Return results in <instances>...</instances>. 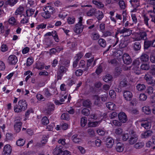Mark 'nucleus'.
I'll list each match as a JSON object with an SVG mask.
<instances>
[{"mask_svg": "<svg viewBox=\"0 0 155 155\" xmlns=\"http://www.w3.org/2000/svg\"><path fill=\"white\" fill-rule=\"evenodd\" d=\"M106 114H104L103 115H101L98 117L97 115L93 114L90 116L91 118L94 120L98 119L99 120L98 121H91L90 120H89V122L88 123V125L90 127H95L99 125V124L101 122L102 120H106Z\"/></svg>", "mask_w": 155, "mask_h": 155, "instance_id": "nucleus-1", "label": "nucleus"}, {"mask_svg": "<svg viewBox=\"0 0 155 155\" xmlns=\"http://www.w3.org/2000/svg\"><path fill=\"white\" fill-rule=\"evenodd\" d=\"M140 64L139 59H137L134 62L132 65V71L137 74H139L141 73V69L139 68Z\"/></svg>", "mask_w": 155, "mask_h": 155, "instance_id": "nucleus-2", "label": "nucleus"}, {"mask_svg": "<svg viewBox=\"0 0 155 155\" xmlns=\"http://www.w3.org/2000/svg\"><path fill=\"white\" fill-rule=\"evenodd\" d=\"M146 36V34L145 32H140V33L136 32L132 34V38L135 41H140L144 39Z\"/></svg>", "mask_w": 155, "mask_h": 155, "instance_id": "nucleus-3", "label": "nucleus"}, {"mask_svg": "<svg viewBox=\"0 0 155 155\" xmlns=\"http://www.w3.org/2000/svg\"><path fill=\"white\" fill-rule=\"evenodd\" d=\"M119 33L120 34H123V35L124 36H127L131 35L132 33V31L131 30L126 28H124L122 29L120 28L118 29L117 32L116 34V37L117 35Z\"/></svg>", "mask_w": 155, "mask_h": 155, "instance_id": "nucleus-4", "label": "nucleus"}, {"mask_svg": "<svg viewBox=\"0 0 155 155\" xmlns=\"http://www.w3.org/2000/svg\"><path fill=\"white\" fill-rule=\"evenodd\" d=\"M64 92H61V94L62 96L60 99V101L58 100L55 101V103L56 105H60L62 104V103L66 99L68 96V93H66L63 95Z\"/></svg>", "mask_w": 155, "mask_h": 155, "instance_id": "nucleus-5", "label": "nucleus"}, {"mask_svg": "<svg viewBox=\"0 0 155 155\" xmlns=\"http://www.w3.org/2000/svg\"><path fill=\"white\" fill-rule=\"evenodd\" d=\"M22 123L20 120H16L14 125V128L15 131L17 133L19 132L21 128Z\"/></svg>", "mask_w": 155, "mask_h": 155, "instance_id": "nucleus-6", "label": "nucleus"}, {"mask_svg": "<svg viewBox=\"0 0 155 155\" xmlns=\"http://www.w3.org/2000/svg\"><path fill=\"white\" fill-rule=\"evenodd\" d=\"M118 119L121 123H125L127 120V116L123 112L120 113L118 115Z\"/></svg>", "mask_w": 155, "mask_h": 155, "instance_id": "nucleus-7", "label": "nucleus"}, {"mask_svg": "<svg viewBox=\"0 0 155 155\" xmlns=\"http://www.w3.org/2000/svg\"><path fill=\"white\" fill-rule=\"evenodd\" d=\"M12 151L11 146L9 144L6 145L4 147L2 155H10Z\"/></svg>", "mask_w": 155, "mask_h": 155, "instance_id": "nucleus-8", "label": "nucleus"}, {"mask_svg": "<svg viewBox=\"0 0 155 155\" xmlns=\"http://www.w3.org/2000/svg\"><path fill=\"white\" fill-rule=\"evenodd\" d=\"M123 60L124 63L126 64H130L132 61L130 56L127 54H124L123 56Z\"/></svg>", "mask_w": 155, "mask_h": 155, "instance_id": "nucleus-9", "label": "nucleus"}, {"mask_svg": "<svg viewBox=\"0 0 155 155\" xmlns=\"http://www.w3.org/2000/svg\"><path fill=\"white\" fill-rule=\"evenodd\" d=\"M145 78L147 83L152 85L155 84V79L153 78L148 74H146L145 77Z\"/></svg>", "mask_w": 155, "mask_h": 155, "instance_id": "nucleus-10", "label": "nucleus"}, {"mask_svg": "<svg viewBox=\"0 0 155 155\" xmlns=\"http://www.w3.org/2000/svg\"><path fill=\"white\" fill-rule=\"evenodd\" d=\"M84 28V25L82 24H77L74 29L75 33L79 34L81 33L83 31Z\"/></svg>", "mask_w": 155, "mask_h": 155, "instance_id": "nucleus-11", "label": "nucleus"}, {"mask_svg": "<svg viewBox=\"0 0 155 155\" xmlns=\"http://www.w3.org/2000/svg\"><path fill=\"white\" fill-rule=\"evenodd\" d=\"M54 104L50 103L47 105L45 110V112L47 114H50L54 110Z\"/></svg>", "mask_w": 155, "mask_h": 155, "instance_id": "nucleus-12", "label": "nucleus"}, {"mask_svg": "<svg viewBox=\"0 0 155 155\" xmlns=\"http://www.w3.org/2000/svg\"><path fill=\"white\" fill-rule=\"evenodd\" d=\"M17 61V58L15 55H10L8 58V62L10 64H15Z\"/></svg>", "mask_w": 155, "mask_h": 155, "instance_id": "nucleus-13", "label": "nucleus"}, {"mask_svg": "<svg viewBox=\"0 0 155 155\" xmlns=\"http://www.w3.org/2000/svg\"><path fill=\"white\" fill-rule=\"evenodd\" d=\"M83 55L81 53H79L77 54L74 58V61L73 63V67L76 68L77 66V64L78 60L82 57Z\"/></svg>", "mask_w": 155, "mask_h": 155, "instance_id": "nucleus-14", "label": "nucleus"}, {"mask_svg": "<svg viewBox=\"0 0 155 155\" xmlns=\"http://www.w3.org/2000/svg\"><path fill=\"white\" fill-rule=\"evenodd\" d=\"M18 107L22 110H25L27 108V104L25 100H21L18 102Z\"/></svg>", "mask_w": 155, "mask_h": 155, "instance_id": "nucleus-15", "label": "nucleus"}, {"mask_svg": "<svg viewBox=\"0 0 155 155\" xmlns=\"http://www.w3.org/2000/svg\"><path fill=\"white\" fill-rule=\"evenodd\" d=\"M114 144V140L111 137H108L106 139V145L107 147L108 148H111Z\"/></svg>", "mask_w": 155, "mask_h": 155, "instance_id": "nucleus-16", "label": "nucleus"}, {"mask_svg": "<svg viewBox=\"0 0 155 155\" xmlns=\"http://www.w3.org/2000/svg\"><path fill=\"white\" fill-rule=\"evenodd\" d=\"M63 151L61 147L57 146L54 150L53 154L54 155H63Z\"/></svg>", "mask_w": 155, "mask_h": 155, "instance_id": "nucleus-17", "label": "nucleus"}, {"mask_svg": "<svg viewBox=\"0 0 155 155\" xmlns=\"http://www.w3.org/2000/svg\"><path fill=\"white\" fill-rule=\"evenodd\" d=\"M123 96L126 100L127 101H130L131 100L133 96V95L131 92L127 91L124 92Z\"/></svg>", "mask_w": 155, "mask_h": 155, "instance_id": "nucleus-18", "label": "nucleus"}, {"mask_svg": "<svg viewBox=\"0 0 155 155\" xmlns=\"http://www.w3.org/2000/svg\"><path fill=\"white\" fill-rule=\"evenodd\" d=\"M67 69L65 67L61 66L60 68L59 71L58 73V79H61L64 74L66 71Z\"/></svg>", "mask_w": 155, "mask_h": 155, "instance_id": "nucleus-19", "label": "nucleus"}, {"mask_svg": "<svg viewBox=\"0 0 155 155\" xmlns=\"http://www.w3.org/2000/svg\"><path fill=\"white\" fill-rule=\"evenodd\" d=\"M80 137V135L76 134L72 137L71 139L74 142L78 143L81 141L82 140Z\"/></svg>", "mask_w": 155, "mask_h": 155, "instance_id": "nucleus-20", "label": "nucleus"}, {"mask_svg": "<svg viewBox=\"0 0 155 155\" xmlns=\"http://www.w3.org/2000/svg\"><path fill=\"white\" fill-rule=\"evenodd\" d=\"M35 10L33 9H27L25 13L23 14V15L25 17H30L34 13Z\"/></svg>", "mask_w": 155, "mask_h": 155, "instance_id": "nucleus-21", "label": "nucleus"}, {"mask_svg": "<svg viewBox=\"0 0 155 155\" xmlns=\"http://www.w3.org/2000/svg\"><path fill=\"white\" fill-rule=\"evenodd\" d=\"M44 11L47 12L51 14L54 12V8L51 6H47L44 8Z\"/></svg>", "mask_w": 155, "mask_h": 155, "instance_id": "nucleus-22", "label": "nucleus"}, {"mask_svg": "<svg viewBox=\"0 0 155 155\" xmlns=\"http://www.w3.org/2000/svg\"><path fill=\"white\" fill-rule=\"evenodd\" d=\"M106 106L110 110H113L116 108L115 104L111 102H109L106 104Z\"/></svg>", "mask_w": 155, "mask_h": 155, "instance_id": "nucleus-23", "label": "nucleus"}, {"mask_svg": "<svg viewBox=\"0 0 155 155\" xmlns=\"http://www.w3.org/2000/svg\"><path fill=\"white\" fill-rule=\"evenodd\" d=\"M152 134V132L150 130H147L143 132L141 134V137L143 138H147L150 136Z\"/></svg>", "mask_w": 155, "mask_h": 155, "instance_id": "nucleus-24", "label": "nucleus"}, {"mask_svg": "<svg viewBox=\"0 0 155 155\" xmlns=\"http://www.w3.org/2000/svg\"><path fill=\"white\" fill-rule=\"evenodd\" d=\"M124 146L123 144L118 143L117 144L116 150L117 152H121L124 150Z\"/></svg>", "mask_w": 155, "mask_h": 155, "instance_id": "nucleus-25", "label": "nucleus"}, {"mask_svg": "<svg viewBox=\"0 0 155 155\" xmlns=\"http://www.w3.org/2000/svg\"><path fill=\"white\" fill-rule=\"evenodd\" d=\"M140 60L142 62H147L149 60V57L146 54H143L140 57Z\"/></svg>", "mask_w": 155, "mask_h": 155, "instance_id": "nucleus-26", "label": "nucleus"}, {"mask_svg": "<svg viewBox=\"0 0 155 155\" xmlns=\"http://www.w3.org/2000/svg\"><path fill=\"white\" fill-rule=\"evenodd\" d=\"M150 67V65L148 63H143L140 66L141 69L144 70H148Z\"/></svg>", "mask_w": 155, "mask_h": 155, "instance_id": "nucleus-27", "label": "nucleus"}, {"mask_svg": "<svg viewBox=\"0 0 155 155\" xmlns=\"http://www.w3.org/2000/svg\"><path fill=\"white\" fill-rule=\"evenodd\" d=\"M137 89L139 91H142L146 88L145 86L143 84H138L136 86Z\"/></svg>", "mask_w": 155, "mask_h": 155, "instance_id": "nucleus-28", "label": "nucleus"}, {"mask_svg": "<svg viewBox=\"0 0 155 155\" xmlns=\"http://www.w3.org/2000/svg\"><path fill=\"white\" fill-rule=\"evenodd\" d=\"M8 22L12 25H15L17 24V21L14 17H11L9 19Z\"/></svg>", "mask_w": 155, "mask_h": 155, "instance_id": "nucleus-29", "label": "nucleus"}, {"mask_svg": "<svg viewBox=\"0 0 155 155\" xmlns=\"http://www.w3.org/2000/svg\"><path fill=\"white\" fill-rule=\"evenodd\" d=\"M24 8L23 7L20 6L16 10L15 12V14L16 15H21L24 10Z\"/></svg>", "mask_w": 155, "mask_h": 155, "instance_id": "nucleus-30", "label": "nucleus"}, {"mask_svg": "<svg viewBox=\"0 0 155 155\" xmlns=\"http://www.w3.org/2000/svg\"><path fill=\"white\" fill-rule=\"evenodd\" d=\"M142 111L145 114H148L151 113V110L148 106L144 107L142 109Z\"/></svg>", "mask_w": 155, "mask_h": 155, "instance_id": "nucleus-31", "label": "nucleus"}, {"mask_svg": "<svg viewBox=\"0 0 155 155\" xmlns=\"http://www.w3.org/2000/svg\"><path fill=\"white\" fill-rule=\"evenodd\" d=\"M134 49L135 51L140 50L141 48V45L139 42H137L134 43Z\"/></svg>", "mask_w": 155, "mask_h": 155, "instance_id": "nucleus-32", "label": "nucleus"}, {"mask_svg": "<svg viewBox=\"0 0 155 155\" xmlns=\"http://www.w3.org/2000/svg\"><path fill=\"white\" fill-rule=\"evenodd\" d=\"M133 136H132L130 138V144H133L135 143L137 140V135H133Z\"/></svg>", "mask_w": 155, "mask_h": 155, "instance_id": "nucleus-33", "label": "nucleus"}, {"mask_svg": "<svg viewBox=\"0 0 155 155\" xmlns=\"http://www.w3.org/2000/svg\"><path fill=\"white\" fill-rule=\"evenodd\" d=\"M141 126L143 127L145 129H148L151 127V124L147 121L144 123L141 124Z\"/></svg>", "mask_w": 155, "mask_h": 155, "instance_id": "nucleus-34", "label": "nucleus"}, {"mask_svg": "<svg viewBox=\"0 0 155 155\" xmlns=\"http://www.w3.org/2000/svg\"><path fill=\"white\" fill-rule=\"evenodd\" d=\"M112 78V77L111 75L108 74L103 78V79L105 82H107L111 81Z\"/></svg>", "mask_w": 155, "mask_h": 155, "instance_id": "nucleus-35", "label": "nucleus"}, {"mask_svg": "<svg viewBox=\"0 0 155 155\" xmlns=\"http://www.w3.org/2000/svg\"><path fill=\"white\" fill-rule=\"evenodd\" d=\"M25 142V141L23 139L20 138L16 142V144L18 146H23Z\"/></svg>", "mask_w": 155, "mask_h": 155, "instance_id": "nucleus-36", "label": "nucleus"}, {"mask_svg": "<svg viewBox=\"0 0 155 155\" xmlns=\"http://www.w3.org/2000/svg\"><path fill=\"white\" fill-rule=\"evenodd\" d=\"M152 141V142L149 141L146 143V146L147 147H150L153 146V144H155V137H153Z\"/></svg>", "mask_w": 155, "mask_h": 155, "instance_id": "nucleus-37", "label": "nucleus"}, {"mask_svg": "<svg viewBox=\"0 0 155 155\" xmlns=\"http://www.w3.org/2000/svg\"><path fill=\"white\" fill-rule=\"evenodd\" d=\"M147 98V96L144 94H141L139 96V100L140 101H145Z\"/></svg>", "mask_w": 155, "mask_h": 155, "instance_id": "nucleus-38", "label": "nucleus"}, {"mask_svg": "<svg viewBox=\"0 0 155 155\" xmlns=\"http://www.w3.org/2000/svg\"><path fill=\"white\" fill-rule=\"evenodd\" d=\"M87 123V118L85 117H82L81 118V126L82 127H84Z\"/></svg>", "mask_w": 155, "mask_h": 155, "instance_id": "nucleus-39", "label": "nucleus"}, {"mask_svg": "<svg viewBox=\"0 0 155 155\" xmlns=\"http://www.w3.org/2000/svg\"><path fill=\"white\" fill-rule=\"evenodd\" d=\"M8 49V47L7 45L5 44H2L1 47V50L3 52L7 51Z\"/></svg>", "mask_w": 155, "mask_h": 155, "instance_id": "nucleus-40", "label": "nucleus"}, {"mask_svg": "<svg viewBox=\"0 0 155 155\" xmlns=\"http://www.w3.org/2000/svg\"><path fill=\"white\" fill-rule=\"evenodd\" d=\"M151 46V41H144V47L145 49H147Z\"/></svg>", "mask_w": 155, "mask_h": 155, "instance_id": "nucleus-41", "label": "nucleus"}, {"mask_svg": "<svg viewBox=\"0 0 155 155\" xmlns=\"http://www.w3.org/2000/svg\"><path fill=\"white\" fill-rule=\"evenodd\" d=\"M99 45L102 47H104L106 45V42L103 39H100L98 41Z\"/></svg>", "mask_w": 155, "mask_h": 155, "instance_id": "nucleus-42", "label": "nucleus"}, {"mask_svg": "<svg viewBox=\"0 0 155 155\" xmlns=\"http://www.w3.org/2000/svg\"><path fill=\"white\" fill-rule=\"evenodd\" d=\"M34 60L33 58L31 57L28 58L27 60L26 65L28 66L31 65L33 63Z\"/></svg>", "mask_w": 155, "mask_h": 155, "instance_id": "nucleus-43", "label": "nucleus"}, {"mask_svg": "<svg viewBox=\"0 0 155 155\" xmlns=\"http://www.w3.org/2000/svg\"><path fill=\"white\" fill-rule=\"evenodd\" d=\"M93 3L96 5L98 8H101L104 6V5L100 2H98L96 0H93Z\"/></svg>", "mask_w": 155, "mask_h": 155, "instance_id": "nucleus-44", "label": "nucleus"}, {"mask_svg": "<svg viewBox=\"0 0 155 155\" xmlns=\"http://www.w3.org/2000/svg\"><path fill=\"white\" fill-rule=\"evenodd\" d=\"M97 133L100 135L103 136L105 134V132L104 129L98 128L97 130Z\"/></svg>", "mask_w": 155, "mask_h": 155, "instance_id": "nucleus-45", "label": "nucleus"}, {"mask_svg": "<svg viewBox=\"0 0 155 155\" xmlns=\"http://www.w3.org/2000/svg\"><path fill=\"white\" fill-rule=\"evenodd\" d=\"M46 26V24L44 23H41L38 25L36 28L37 30H39L40 29H43L45 28Z\"/></svg>", "mask_w": 155, "mask_h": 155, "instance_id": "nucleus-46", "label": "nucleus"}, {"mask_svg": "<svg viewBox=\"0 0 155 155\" xmlns=\"http://www.w3.org/2000/svg\"><path fill=\"white\" fill-rule=\"evenodd\" d=\"M109 94L110 97L111 98L114 99L115 98L116 96V94L114 90H110L109 92Z\"/></svg>", "mask_w": 155, "mask_h": 155, "instance_id": "nucleus-47", "label": "nucleus"}, {"mask_svg": "<svg viewBox=\"0 0 155 155\" xmlns=\"http://www.w3.org/2000/svg\"><path fill=\"white\" fill-rule=\"evenodd\" d=\"M41 122L44 125H46L48 124L49 121L47 117H43L42 119Z\"/></svg>", "mask_w": 155, "mask_h": 155, "instance_id": "nucleus-48", "label": "nucleus"}, {"mask_svg": "<svg viewBox=\"0 0 155 155\" xmlns=\"http://www.w3.org/2000/svg\"><path fill=\"white\" fill-rule=\"evenodd\" d=\"M61 118L62 119L68 120L69 118V116L67 113H64L61 115Z\"/></svg>", "mask_w": 155, "mask_h": 155, "instance_id": "nucleus-49", "label": "nucleus"}, {"mask_svg": "<svg viewBox=\"0 0 155 155\" xmlns=\"http://www.w3.org/2000/svg\"><path fill=\"white\" fill-rule=\"evenodd\" d=\"M67 21L68 24H73L74 22L75 18L73 17H69L68 18Z\"/></svg>", "mask_w": 155, "mask_h": 155, "instance_id": "nucleus-50", "label": "nucleus"}, {"mask_svg": "<svg viewBox=\"0 0 155 155\" xmlns=\"http://www.w3.org/2000/svg\"><path fill=\"white\" fill-rule=\"evenodd\" d=\"M50 14L49 13L44 11L42 13V15L45 18H48L50 17Z\"/></svg>", "mask_w": 155, "mask_h": 155, "instance_id": "nucleus-51", "label": "nucleus"}, {"mask_svg": "<svg viewBox=\"0 0 155 155\" xmlns=\"http://www.w3.org/2000/svg\"><path fill=\"white\" fill-rule=\"evenodd\" d=\"M83 105L84 106L87 107H89L90 106L91 103L90 101L89 100H87L85 101H84L83 102Z\"/></svg>", "mask_w": 155, "mask_h": 155, "instance_id": "nucleus-52", "label": "nucleus"}, {"mask_svg": "<svg viewBox=\"0 0 155 155\" xmlns=\"http://www.w3.org/2000/svg\"><path fill=\"white\" fill-rule=\"evenodd\" d=\"M96 15L99 20L101 19L103 17L102 12L100 11H99L98 12L96 13Z\"/></svg>", "mask_w": 155, "mask_h": 155, "instance_id": "nucleus-53", "label": "nucleus"}, {"mask_svg": "<svg viewBox=\"0 0 155 155\" xmlns=\"http://www.w3.org/2000/svg\"><path fill=\"white\" fill-rule=\"evenodd\" d=\"M53 34L52 35V36L53 37L54 40L56 42H58L59 41V39L57 35L56 32L55 31H53Z\"/></svg>", "mask_w": 155, "mask_h": 155, "instance_id": "nucleus-54", "label": "nucleus"}, {"mask_svg": "<svg viewBox=\"0 0 155 155\" xmlns=\"http://www.w3.org/2000/svg\"><path fill=\"white\" fill-rule=\"evenodd\" d=\"M18 2V0H9L8 3L11 6H13Z\"/></svg>", "mask_w": 155, "mask_h": 155, "instance_id": "nucleus-55", "label": "nucleus"}, {"mask_svg": "<svg viewBox=\"0 0 155 155\" xmlns=\"http://www.w3.org/2000/svg\"><path fill=\"white\" fill-rule=\"evenodd\" d=\"M122 136V139L124 141L126 140L129 137L128 135V133H125L123 134Z\"/></svg>", "mask_w": 155, "mask_h": 155, "instance_id": "nucleus-56", "label": "nucleus"}, {"mask_svg": "<svg viewBox=\"0 0 155 155\" xmlns=\"http://www.w3.org/2000/svg\"><path fill=\"white\" fill-rule=\"evenodd\" d=\"M94 99L95 100L94 104H95L97 105L99 104L100 101V99L97 95H96L94 97Z\"/></svg>", "mask_w": 155, "mask_h": 155, "instance_id": "nucleus-57", "label": "nucleus"}, {"mask_svg": "<svg viewBox=\"0 0 155 155\" xmlns=\"http://www.w3.org/2000/svg\"><path fill=\"white\" fill-rule=\"evenodd\" d=\"M14 110L15 112H20L22 111V110L20 109V107H18V105H15L14 107Z\"/></svg>", "mask_w": 155, "mask_h": 155, "instance_id": "nucleus-58", "label": "nucleus"}, {"mask_svg": "<svg viewBox=\"0 0 155 155\" xmlns=\"http://www.w3.org/2000/svg\"><path fill=\"white\" fill-rule=\"evenodd\" d=\"M35 68L38 69H41L43 68L44 67L42 64L38 63L36 64Z\"/></svg>", "mask_w": 155, "mask_h": 155, "instance_id": "nucleus-59", "label": "nucleus"}, {"mask_svg": "<svg viewBox=\"0 0 155 155\" xmlns=\"http://www.w3.org/2000/svg\"><path fill=\"white\" fill-rule=\"evenodd\" d=\"M82 114H83L87 116L89 114V110L87 108H84L82 110Z\"/></svg>", "mask_w": 155, "mask_h": 155, "instance_id": "nucleus-60", "label": "nucleus"}, {"mask_svg": "<svg viewBox=\"0 0 155 155\" xmlns=\"http://www.w3.org/2000/svg\"><path fill=\"white\" fill-rule=\"evenodd\" d=\"M101 141L100 140L97 139L95 141V145L97 147H99L101 145Z\"/></svg>", "mask_w": 155, "mask_h": 155, "instance_id": "nucleus-61", "label": "nucleus"}, {"mask_svg": "<svg viewBox=\"0 0 155 155\" xmlns=\"http://www.w3.org/2000/svg\"><path fill=\"white\" fill-rule=\"evenodd\" d=\"M102 71V66L101 65H100L97 68L96 71V73L97 74H99Z\"/></svg>", "mask_w": 155, "mask_h": 155, "instance_id": "nucleus-62", "label": "nucleus"}, {"mask_svg": "<svg viewBox=\"0 0 155 155\" xmlns=\"http://www.w3.org/2000/svg\"><path fill=\"white\" fill-rule=\"evenodd\" d=\"M120 86L121 87H125L127 86V83L125 79H123L121 81L120 84Z\"/></svg>", "mask_w": 155, "mask_h": 155, "instance_id": "nucleus-63", "label": "nucleus"}, {"mask_svg": "<svg viewBox=\"0 0 155 155\" xmlns=\"http://www.w3.org/2000/svg\"><path fill=\"white\" fill-rule=\"evenodd\" d=\"M77 148L80 151V152L82 154H84L85 152V150L84 148L81 146H78L77 147Z\"/></svg>", "mask_w": 155, "mask_h": 155, "instance_id": "nucleus-64", "label": "nucleus"}]
</instances>
